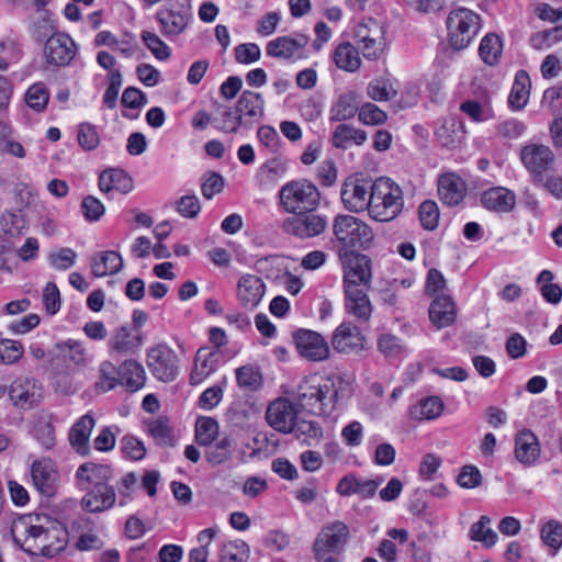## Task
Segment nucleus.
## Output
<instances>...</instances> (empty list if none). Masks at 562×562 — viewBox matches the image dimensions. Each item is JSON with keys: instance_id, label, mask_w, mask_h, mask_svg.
<instances>
[{"instance_id": "9d476101", "label": "nucleus", "mask_w": 562, "mask_h": 562, "mask_svg": "<svg viewBox=\"0 0 562 562\" xmlns=\"http://www.w3.org/2000/svg\"><path fill=\"white\" fill-rule=\"evenodd\" d=\"M284 233L307 239L323 234L327 227V218L325 215L306 211L286 217L281 225Z\"/></svg>"}, {"instance_id": "3c124183", "label": "nucleus", "mask_w": 562, "mask_h": 562, "mask_svg": "<svg viewBox=\"0 0 562 562\" xmlns=\"http://www.w3.org/2000/svg\"><path fill=\"white\" fill-rule=\"evenodd\" d=\"M147 430L160 446H173L171 427L166 417H158L147 424Z\"/></svg>"}, {"instance_id": "6e6d98bb", "label": "nucleus", "mask_w": 562, "mask_h": 562, "mask_svg": "<svg viewBox=\"0 0 562 562\" xmlns=\"http://www.w3.org/2000/svg\"><path fill=\"white\" fill-rule=\"evenodd\" d=\"M358 120L364 125H383L387 121V114L376 104L366 102L360 105Z\"/></svg>"}, {"instance_id": "ea45409f", "label": "nucleus", "mask_w": 562, "mask_h": 562, "mask_svg": "<svg viewBox=\"0 0 562 562\" xmlns=\"http://www.w3.org/2000/svg\"><path fill=\"white\" fill-rule=\"evenodd\" d=\"M207 447L205 460L215 467L226 463L232 459L235 442L231 436H224L221 440Z\"/></svg>"}, {"instance_id": "f03ea898", "label": "nucleus", "mask_w": 562, "mask_h": 562, "mask_svg": "<svg viewBox=\"0 0 562 562\" xmlns=\"http://www.w3.org/2000/svg\"><path fill=\"white\" fill-rule=\"evenodd\" d=\"M404 196L400 186L386 177L373 181L369 215L380 222L394 220L403 210Z\"/></svg>"}, {"instance_id": "5fc2aeb1", "label": "nucleus", "mask_w": 562, "mask_h": 562, "mask_svg": "<svg viewBox=\"0 0 562 562\" xmlns=\"http://www.w3.org/2000/svg\"><path fill=\"white\" fill-rule=\"evenodd\" d=\"M367 94L373 101L385 102L393 99L397 91L389 80L375 79L368 85Z\"/></svg>"}, {"instance_id": "39448f33", "label": "nucleus", "mask_w": 562, "mask_h": 562, "mask_svg": "<svg viewBox=\"0 0 562 562\" xmlns=\"http://www.w3.org/2000/svg\"><path fill=\"white\" fill-rule=\"evenodd\" d=\"M280 205L290 214L315 211L321 201L316 186L307 180H295L285 183L279 192Z\"/></svg>"}, {"instance_id": "412c9836", "label": "nucleus", "mask_w": 562, "mask_h": 562, "mask_svg": "<svg viewBox=\"0 0 562 562\" xmlns=\"http://www.w3.org/2000/svg\"><path fill=\"white\" fill-rule=\"evenodd\" d=\"M266 292V285L261 278L255 274H244L237 283L236 296L246 310H254L259 305Z\"/></svg>"}, {"instance_id": "de8ad7c7", "label": "nucleus", "mask_w": 562, "mask_h": 562, "mask_svg": "<svg viewBox=\"0 0 562 562\" xmlns=\"http://www.w3.org/2000/svg\"><path fill=\"white\" fill-rule=\"evenodd\" d=\"M119 382V368L109 360L102 361L99 368V380L95 382V390L98 392H108L113 390Z\"/></svg>"}, {"instance_id": "49530a36", "label": "nucleus", "mask_w": 562, "mask_h": 562, "mask_svg": "<svg viewBox=\"0 0 562 562\" xmlns=\"http://www.w3.org/2000/svg\"><path fill=\"white\" fill-rule=\"evenodd\" d=\"M249 552V546L245 541H228L221 548L218 562H247Z\"/></svg>"}, {"instance_id": "58836bf2", "label": "nucleus", "mask_w": 562, "mask_h": 562, "mask_svg": "<svg viewBox=\"0 0 562 562\" xmlns=\"http://www.w3.org/2000/svg\"><path fill=\"white\" fill-rule=\"evenodd\" d=\"M530 78L525 70H519L508 98L509 105L515 110H521L528 102L530 93Z\"/></svg>"}, {"instance_id": "f8f14e48", "label": "nucleus", "mask_w": 562, "mask_h": 562, "mask_svg": "<svg viewBox=\"0 0 562 562\" xmlns=\"http://www.w3.org/2000/svg\"><path fill=\"white\" fill-rule=\"evenodd\" d=\"M30 475L36 491L45 497H53L58 492L59 472L57 464L49 458H40L32 462Z\"/></svg>"}, {"instance_id": "0e129e2a", "label": "nucleus", "mask_w": 562, "mask_h": 562, "mask_svg": "<svg viewBox=\"0 0 562 562\" xmlns=\"http://www.w3.org/2000/svg\"><path fill=\"white\" fill-rule=\"evenodd\" d=\"M419 220L424 228L432 231L438 226L439 210L434 201H425L419 206Z\"/></svg>"}, {"instance_id": "f257e3e1", "label": "nucleus", "mask_w": 562, "mask_h": 562, "mask_svg": "<svg viewBox=\"0 0 562 562\" xmlns=\"http://www.w3.org/2000/svg\"><path fill=\"white\" fill-rule=\"evenodd\" d=\"M333 234L338 255L367 249L374 238L367 223L347 214H339L334 218Z\"/></svg>"}, {"instance_id": "f3484780", "label": "nucleus", "mask_w": 562, "mask_h": 562, "mask_svg": "<svg viewBox=\"0 0 562 562\" xmlns=\"http://www.w3.org/2000/svg\"><path fill=\"white\" fill-rule=\"evenodd\" d=\"M26 533L41 546L42 554L53 558L65 549L67 533L63 528H44L40 525H31Z\"/></svg>"}, {"instance_id": "a211bd4d", "label": "nucleus", "mask_w": 562, "mask_h": 562, "mask_svg": "<svg viewBox=\"0 0 562 562\" xmlns=\"http://www.w3.org/2000/svg\"><path fill=\"white\" fill-rule=\"evenodd\" d=\"M366 337L351 322H342L334 331L331 346L339 353H358L366 348Z\"/></svg>"}, {"instance_id": "864d4df0", "label": "nucleus", "mask_w": 562, "mask_h": 562, "mask_svg": "<svg viewBox=\"0 0 562 562\" xmlns=\"http://www.w3.org/2000/svg\"><path fill=\"white\" fill-rule=\"evenodd\" d=\"M540 537L555 553L562 547V524L554 519L547 521L540 529Z\"/></svg>"}, {"instance_id": "4be33fe9", "label": "nucleus", "mask_w": 562, "mask_h": 562, "mask_svg": "<svg viewBox=\"0 0 562 562\" xmlns=\"http://www.w3.org/2000/svg\"><path fill=\"white\" fill-rule=\"evenodd\" d=\"M113 477L110 465L88 462L81 464L77 472L76 479L81 490H89L100 485H109Z\"/></svg>"}, {"instance_id": "8fccbe9b", "label": "nucleus", "mask_w": 562, "mask_h": 562, "mask_svg": "<svg viewBox=\"0 0 562 562\" xmlns=\"http://www.w3.org/2000/svg\"><path fill=\"white\" fill-rule=\"evenodd\" d=\"M34 436L40 445L45 449H52L55 446V427L52 416L42 417L34 427Z\"/></svg>"}, {"instance_id": "69168bd1", "label": "nucleus", "mask_w": 562, "mask_h": 562, "mask_svg": "<svg viewBox=\"0 0 562 562\" xmlns=\"http://www.w3.org/2000/svg\"><path fill=\"white\" fill-rule=\"evenodd\" d=\"M176 210L186 218H194L201 211V204L196 195L188 194L176 201Z\"/></svg>"}, {"instance_id": "4468645a", "label": "nucleus", "mask_w": 562, "mask_h": 562, "mask_svg": "<svg viewBox=\"0 0 562 562\" xmlns=\"http://www.w3.org/2000/svg\"><path fill=\"white\" fill-rule=\"evenodd\" d=\"M297 411L293 403L284 397L272 401L266 411V420L274 430L282 434L294 431Z\"/></svg>"}, {"instance_id": "79ce46f5", "label": "nucleus", "mask_w": 562, "mask_h": 562, "mask_svg": "<svg viewBox=\"0 0 562 562\" xmlns=\"http://www.w3.org/2000/svg\"><path fill=\"white\" fill-rule=\"evenodd\" d=\"M436 136L443 147L454 148L464 137L462 123L456 120L445 121L437 130Z\"/></svg>"}, {"instance_id": "e433bc0d", "label": "nucleus", "mask_w": 562, "mask_h": 562, "mask_svg": "<svg viewBox=\"0 0 562 562\" xmlns=\"http://www.w3.org/2000/svg\"><path fill=\"white\" fill-rule=\"evenodd\" d=\"M359 52V47H356L349 42H344L337 45L334 49L333 60L339 69L348 72H355L361 66Z\"/></svg>"}, {"instance_id": "7c9ffc66", "label": "nucleus", "mask_w": 562, "mask_h": 562, "mask_svg": "<svg viewBox=\"0 0 562 562\" xmlns=\"http://www.w3.org/2000/svg\"><path fill=\"white\" fill-rule=\"evenodd\" d=\"M87 491L82 498V507L90 513L106 510L115 503L116 495L110 485H100Z\"/></svg>"}, {"instance_id": "6e6552de", "label": "nucleus", "mask_w": 562, "mask_h": 562, "mask_svg": "<svg viewBox=\"0 0 562 562\" xmlns=\"http://www.w3.org/2000/svg\"><path fill=\"white\" fill-rule=\"evenodd\" d=\"M373 181L363 175H351L341 184L340 198L344 206L353 213L368 211Z\"/></svg>"}, {"instance_id": "393cba45", "label": "nucleus", "mask_w": 562, "mask_h": 562, "mask_svg": "<svg viewBox=\"0 0 562 562\" xmlns=\"http://www.w3.org/2000/svg\"><path fill=\"white\" fill-rule=\"evenodd\" d=\"M236 112L240 114L248 127L260 122L265 115V100L259 92L243 91L236 103Z\"/></svg>"}, {"instance_id": "dca6fc26", "label": "nucleus", "mask_w": 562, "mask_h": 562, "mask_svg": "<svg viewBox=\"0 0 562 562\" xmlns=\"http://www.w3.org/2000/svg\"><path fill=\"white\" fill-rule=\"evenodd\" d=\"M297 351L308 361H324L330 356V349L324 337L310 329H300L294 335Z\"/></svg>"}, {"instance_id": "2eb2a0df", "label": "nucleus", "mask_w": 562, "mask_h": 562, "mask_svg": "<svg viewBox=\"0 0 562 562\" xmlns=\"http://www.w3.org/2000/svg\"><path fill=\"white\" fill-rule=\"evenodd\" d=\"M310 37L305 34H297L295 37L279 36L267 44L266 52L268 56L296 60L306 57V46Z\"/></svg>"}, {"instance_id": "13d9d810", "label": "nucleus", "mask_w": 562, "mask_h": 562, "mask_svg": "<svg viewBox=\"0 0 562 562\" xmlns=\"http://www.w3.org/2000/svg\"><path fill=\"white\" fill-rule=\"evenodd\" d=\"M460 110L474 122L491 120L494 114L487 103L481 104L476 100H467L460 105Z\"/></svg>"}, {"instance_id": "2f4dec72", "label": "nucleus", "mask_w": 562, "mask_h": 562, "mask_svg": "<svg viewBox=\"0 0 562 562\" xmlns=\"http://www.w3.org/2000/svg\"><path fill=\"white\" fill-rule=\"evenodd\" d=\"M540 456L537 437L529 430L519 432L515 438V457L525 465L533 464Z\"/></svg>"}, {"instance_id": "c03bdc74", "label": "nucleus", "mask_w": 562, "mask_h": 562, "mask_svg": "<svg viewBox=\"0 0 562 562\" xmlns=\"http://www.w3.org/2000/svg\"><path fill=\"white\" fill-rule=\"evenodd\" d=\"M503 43L498 35L490 33L485 35L480 44L479 54L482 60L490 65H496L502 56Z\"/></svg>"}, {"instance_id": "a878e982", "label": "nucleus", "mask_w": 562, "mask_h": 562, "mask_svg": "<svg viewBox=\"0 0 562 562\" xmlns=\"http://www.w3.org/2000/svg\"><path fill=\"white\" fill-rule=\"evenodd\" d=\"M142 344V335L133 334L127 326L116 328L108 341L111 356H126L133 353Z\"/></svg>"}, {"instance_id": "603ef678", "label": "nucleus", "mask_w": 562, "mask_h": 562, "mask_svg": "<svg viewBox=\"0 0 562 562\" xmlns=\"http://www.w3.org/2000/svg\"><path fill=\"white\" fill-rule=\"evenodd\" d=\"M24 355L22 342L13 339L0 338V364H14Z\"/></svg>"}, {"instance_id": "6ab92c4d", "label": "nucleus", "mask_w": 562, "mask_h": 562, "mask_svg": "<svg viewBox=\"0 0 562 562\" xmlns=\"http://www.w3.org/2000/svg\"><path fill=\"white\" fill-rule=\"evenodd\" d=\"M77 46L74 40L65 33L53 34L45 43L44 54L47 63L55 66H66L75 57Z\"/></svg>"}, {"instance_id": "7ed1b4c3", "label": "nucleus", "mask_w": 562, "mask_h": 562, "mask_svg": "<svg viewBox=\"0 0 562 562\" xmlns=\"http://www.w3.org/2000/svg\"><path fill=\"white\" fill-rule=\"evenodd\" d=\"M338 392L331 379L317 376L304 379L299 387L296 400L303 409L311 414H329L337 402Z\"/></svg>"}, {"instance_id": "c85d7f7f", "label": "nucleus", "mask_w": 562, "mask_h": 562, "mask_svg": "<svg viewBox=\"0 0 562 562\" xmlns=\"http://www.w3.org/2000/svg\"><path fill=\"white\" fill-rule=\"evenodd\" d=\"M457 318V307L451 296L439 295L430 304L429 319L438 328L451 326Z\"/></svg>"}, {"instance_id": "09e8293b", "label": "nucleus", "mask_w": 562, "mask_h": 562, "mask_svg": "<svg viewBox=\"0 0 562 562\" xmlns=\"http://www.w3.org/2000/svg\"><path fill=\"white\" fill-rule=\"evenodd\" d=\"M236 381L239 387L249 391H257L262 385V375L254 366H243L236 369Z\"/></svg>"}, {"instance_id": "052dcab7", "label": "nucleus", "mask_w": 562, "mask_h": 562, "mask_svg": "<svg viewBox=\"0 0 562 562\" xmlns=\"http://www.w3.org/2000/svg\"><path fill=\"white\" fill-rule=\"evenodd\" d=\"M49 100V93L45 86L41 82L31 86L25 93V101L27 105L36 111H42L46 108Z\"/></svg>"}, {"instance_id": "473e14b6", "label": "nucleus", "mask_w": 562, "mask_h": 562, "mask_svg": "<svg viewBox=\"0 0 562 562\" xmlns=\"http://www.w3.org/2000/svg\"><path fill=\"white\" fill-rule=\"evenodd\" d=\"M123 268L121 255L114 250L100 251L91 258V272L97 278L114 276Z\"/></svg>"}, {"instance_id": "bb28decb", "label": "nucleus", "mask_w": 562, "mask_h": 562, "mask_svg": "<svg viewBox=\"0 0 562 562\" xmlns=\"http://www.w3.org/2000/svg\"><path fill=\"white\" fill-rule=\"evenodd\" d=\"M438 193L445 204L457 205L463 201L467 186L458 175L449 172L439 178Z\"/></svg>"}, {"instance_id": "0eeeda50", "label": "nucleus", "mask_w": 562, "mask_h": 562, "mask_svg": "<svg viewBox=\"0 0 562 562\" xmlns=\"http://www.w3.org/2000/svg\"><path fill=\"white\" fill-rule=\"evenodd\" d=\"M385 32V25L372 18L357 26V45L366 59L378 60L382 57L386 47Z\"/></svg>"}, {"instance_id": "a19ab883", "label": "nucleus", "mask_w": 562, "mask_h": 562, "mask_svg": "<svg viewBox=\"0 0 562 562\" xmlns=\"http://www.w3.org/2000/svg\"><path fill=\"white\" fill-rule=\"evenodd\" d=\"M359 102L357 100V95L353 92H347L341 94L337 102L334 104L331 109V121L342 122L352 119L357 113H359Z\"/></svg>"}, {"instance_id": "c9c22d12", "label": "nucleus", "mask_w": 562, "mask_h": 562, "mask_svg": "<svg viewBox=\"0 0 562 562\" xmlns=\"http://www.w3.org/2000/svg\"><path fill=\"white\" fill-rule=\"evenodd\" d=\"M99 188L103 192L128 193L133 189L132 178L122 169H109L99 177Z\"/></svg>"}, {"instance_id": "aec40b11", "label": "nucleus", "mask_w": 562, "mask_h": 562, "mask_svg": "<svg viewBox=\"0 0 562 562\" xmlns=\"http://www.w3.org/2000/svg\"><path fill=\"white\" fill-rule=\"evenodd\" d=\"M9 395L14 406L29 409L40 402L42 386L33 378L20 376L12 382Z\"/></svg>"}, {"instance_id": "9b49d317", "label": "nucleus", "mask_w": 562, "mask_h": 562, "mask_svg": "<svg viewBox=\"0 0 562 562\" xmlns=\"http://www.w3.org/2000/svg\"><path fill=\"white\" fill-rule=\"evenodd\" d=\"M344 266V288H370V259L358 251L339 254Z\"/></svg>"}, {"instance_id": "bf43d9fd", "label": "nucleus", "mask_w": 562, "mask_h": 562, "mask_svg": "<svg viewBox=\"0 0 562 562\" xmlns=\"http://www.w3.org/2000/svg\"><path fill=\"white\" fill-rule=\"evenodd\" d=\"M140 38L157 59L166 60L170 57V48L157 34L149 31H143Z\"/></svg>"}, {"instance_id": "f704fd0d", "label": "nucleus", "mask_w": 562, "mask_h": 562, "mask_svg": "<svg viewBox=\"0 0 562 562\" xmlns=\"http://www.w3.org/2000/svg\"><path fill=\"white\" fill-rule=\"evenodd\" d=\"M120 382L130 392L140 390L146 382V374L143 366L135 360H125L119 367Z\"/></svg>"}, {"instance_id": "a18cd8bd", "label": "nucleus", "mask_w": 562, "mask_h": 562, "mask_svg": "<svg viewBox=\"0 0 562 562\" xmlns=\"http://www.w3.org/2000/svg\"><path fill=\"white\" fill-rule=\"evenodd\" d=\"M220 435L218 423L212 417H199L195 423V441L200 446H211Z\"/></svg>"}, {"instance_id": "37998d69", "label": "nucleus", "mask_w": 562, "mask_h": 562, "mask_svg": "<svg viewBox=\"0 0 562 562\" xmlns=\"http://www.w3.org/2000/svg\"><path fill=\"white\" fill-rule=\"evenodd\" d=\"M491 524L492 519L488 516H481L470 528V539L483 543L486 548L493 547L497 542L498 536L491 528Z\"/></svg>"}, {"instance_id": "423d86ee", "label": "nucleus", "mask_w": 562, "mask_h": 562, "mask_svg": "<svg viewBox=\"0 0 562 562\" xmlns=\"http://www.w3.org/2000/svg\"><path fill=\"white\" fill-rule=\"evenodd\" d=\"M480 21V15L469 9L451 11L447 18L450 45L456 50L468 47L481 27Z\"/></svg>"}, {"instance_id": "ddd939ff", "label": "nucleus", "mask_w": 562, "mask_h": 562, "mask_svg": "<svg viewBox=\"0 0 562 562\" xmlns=\"http://www.w3.org/2000/svg\"><path fill=\"white\" fill-rule=\"evenodd\" d=\"M520 159L526 169L531 173L533 183L543 180L554 161L553 151L542 144H528L520 150Z\"/></svg>"}, {"instance_id": "72a5a7b5", "label": "nucleus", "mask_w": 562, "mask_h": 562, "mask_svg": "<svg viewBox=\"0 0 562 562\" xmlns=\"http://www.w3.org/2000/svg\"><path fill=\"white\" fill-rule=\"evenodd\" d=\"M367 132L355 127L351 124H339L330 138L331 145L335 148L347 150L350 147L361 146L367 142Z\"/></svg>"}, {"instance_id": "4c0bfd02", "label": "nucleus", "mask_w": 562, "mask_h": 562, "mask_svg": "<svg viewBox=\"0 0 562 562\" xmlns=\"http://www.w3.org/2000/svg\"><path fill=\"white\" fill-rule=\"evenodd\" d=\"M55 348L59 351L67 367H86L89 362V356L81 341L66 340L56 344Z\"/></svg>"}, {"instance_id": "774afa93", "label": "nucleus", "mask_w": 562, "mask_h": 562, "mask_svg": "<svg viewBox=\"0 0 562 562\" xmlns=\"http://www.w3.org/2000/svg\"><path fill=\"white\" fill-rule=\"evenodd\" d=\"M378 349L385 357L395 358L404 351V346L396 336L383 334L378 340Z\"/></svg>"}, {"instance_id": "4d7b16f0", "label": "nucleus", "mask_w": 562, "mask_h": 562, "mask_svg": "<svg viewBox=\"0 0 562 562\" xmlns=\"http://www.w3.org/2000/svg\"><path fill=\"white\" fill-rule=\"evenodd\" d=\"M294 431L296 432V437L308 446H311L313 441H319L323 437L322 427L318 423L313 420H297Z\"/></svg>"}, {"instance_id": "c756f323", "label": "nucleus", "mask_w": 562, "mask_h": 562, "mask_svg": "<svg viewBox=\"0 0 562 562\" xmlns=\"http://www.w3.org/2000/svg\"><path fill=\"white\" fill-rule=\"evenodd\" d=\"M95 425L90 414L81 416L70 428L69 442L77 453L88 456L90 452L89 438Z\"/></svg>"}, {"instance_id": "e2e57ef3", "label": "nucleus", "mask_w": 562, "mask_h": 562, "mask_svg": "<svg viewBox=\"0 0 562 562\" xmlns=\"http://www.w3.org/2000/svg\"><path fill=\"white\" fill-rule=\"evenodd\" d=\"M77 259V254L71 248H60L48 256L49 263L57 270H67L71 268Z\"/></svg>"}, {"instance_id": "cd10ccee", "label": "nucleus", "mask_w": 562, "mask_h": 562, "mask_svg": "<svg viewBox=\"0 0 562 562\" xmlns=\"http://www.w3.org/2000/svg\"><path fill=\"white\" fill-rule=\"evenodd\" d=\"M481 203L488 211L507 213L515 207L516 195L504 187H495L482 193Z\"/></svg>"}, {"instance_id": "b1692460", "label": "nucleus", "mask_w": 562, "mask_h": 562, "mask_svg": "<svg viewBox=\"0 0 562 562\" xmlns=\"http://www.w3.org/2000/svg\"><path fill=\"white\" fill-rule=\"evenodd\" d=\"M369 288H349L345 289V308L360 323L369 322L372 315V304L368 297Z\"/></svg>"}, {"instance_id": "5701e85b", "label": "nucleus", "mask_w": 562, "mask_h": 562, "mask_svg": "<svg viewBox=\"0 0 562 562\" xmlns=\"http://www.w3.org/2000/svg\"><path fill=\"white\" fill-rule=\"evenodd\" d=\"M156 18L161 26V33L169 38L179 36L188 26L191 14L189 9L173 10L161 8Z\"/></svg>"}, {"instance_id": "338daca9", "label": "nucleus", "mask_w": 562, "mask_h": 562, "mask_svg": "<svg viewBox=\"0 0 562 562\" xmlns=\"http://www.w3.org/2000/svg\"><path fill=\"white\" fill-rule=\"evenodd\" d=\"M562 40V31L560 29H550L533 34L530 38L531 45L536 49L550 47Z\"/></svg>"}, {"instance_id": "680f3d73", "label": "nucleus", "mask_w": 562, "mask_h": 562, "mask_svg": "<svg viewBox=\"0 0 562 562\" xmlns=\"http://www.w3.org/2000/svg\"><path fill=\"white\" fill-rule=\"evenodd\" d=\"M78 143L85 150H93L100 144V136L94 125L85 122L78 126Z\"/></svg>"}, {"instance_id": "20e7f679", "label": "nucleus", "mask_w": 562, "mask_h": 562, "mask_svg": "<svg viewBox=\"0 0 562 562\" xmlns=\"http://www.w3.org/2000/svg\"><path fill=\"white\" fill-rule=\"evenodd\" d=\"M350 539L349 527L340 520L325 525L313 542V554L316 562H341L339 555L344 552Z\"/></svg>"}, {"instance_id": "1a4fd4ad", "label": "nucleus", "mask_w": 562, "mask_h": 562, "mask_svg": "<svg viewBox=\"0 0 562 562\" xmlns=\"http://www.w3.org/2000/svg\"><path fill=\"white\" fill-rule=\"evenodd\" d=\"M179 357L167 344H159L147 351V366L159 381L171 382L179 373Z\"/></svg>"}]
</instances>
